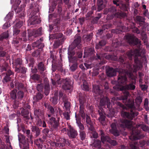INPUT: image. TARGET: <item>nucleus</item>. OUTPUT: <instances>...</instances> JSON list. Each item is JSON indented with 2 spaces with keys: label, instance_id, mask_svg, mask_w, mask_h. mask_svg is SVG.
Wrapping results in <instances>:
<instances>
[{
  "label": "nucleus",
  "instance_id": "obj_1",
  "mask_svg": "<svg viewBox=\"0 0 149 149\" xmlns=\"http://www.w3.org/2000/svg\"><path fill=\"white\" fill-rule=\"evenodd\" d=\"M127 42L131 46L137 45L139 46L138 49H130L127 51L126 55L130 61L125 60L124 57L120 56L119 61L122 64L123 69H121L120 73H119L118 77V82L119 84L125 85L127 83V75L132 79L133 72H136L139 70L142 66L144 60L146 58L144 51L140 49L141 42L137 38L128 35L125 36Z\"/></svg>",
  "mask_w": 149,
  "mask_h": 149
},
{
  "label": "nucleus",
  "instance_id": "obj_2",
  "mask_svg": "<svg viewBox=\"0 0 149 149\" xmlns=\"http://www.w3.org/2000/svg\"><path fill=\"white\" fill-rule=\"evenodd\" d=\"M94 47H87L85 48L84 50V57L91 56V58L93 60H100V62L99 64L100 65L103 64L104 63L103 61L104 58L109 59L111 58V55L107 54L106 53L100 52H98L96 54V56H94L95 53Z\"/></svg>",
  "mask_w": 149,
  "mask_h": 149
},
{
  "label": "nucleus",
  "instance_id": "obj_3",
  "mask_svg": "<svg viewBox=\"0 0 149 149\" xmlns=\"http://www.w3.org/2000/svg\"><path fill=\"white\" fill-rule=\"evenodd\" d=\"M126 105L128 107L131 109L130 113L125 111V110H127V109H122L121 111L120 112L121 115L124 118L132 120L135 116H137L138 114V112L135 113L132 110L133 109H135L134 102L129 99L126 104Z\"/></svg>",
  "mask_w": 149,
  "mask_h": 149
},
{
  "label": "nucleus",
  "instance_id": "obj_4",
  "mask_svg": "<svg viewBox=\"0 0 149 149\" xmlns=\"http://www.w3.org/2000/svg\"><path fill=\"white\" fill-rule=\"evenodd\" d=\"M3 72L2 75L4 76L3 80V82L4 83H6L10 81L11 80L10 76L13 74V72L9 68L8 64L6 63H4L2 66L0 65V72Z\"/></svg>",
  "mask_w": 149,
  "mask_h": 149
},
{
  "label": "nucleus",
  "instance_id": "obj_5",
  "mask_svg": "<svg viewBox=\"0 0 149 149\" xmlns=\"http://www.w3.org/2000/svg\"><path fill=\"white\" fill-rule=\"evenodd\" d=\"M72 79L69 78L65 79H62L60 81L58 79L56 82L55 81L52 79V83L54 86L61 84L62 85L63 88L65 90H69L72 87Z\"/></svg>",
  "mask_w": 149,
  "mask_h": 149
},
{
  "label": "nucleus",
  "instance_id": "obj_6",
  "mask_svg": "<svg viewBox=\"0 0 149 149\" xmlns=\"http://www.w3.org/2000/svg\"><path fill=\"white\" fill-rule=\"evenodd\" d=\"M102 106H104L105 108H107L109 111H111L112 106L110 100L107 97H103L102 98H101L100 105L98 106L99 109L98 110V112L99 114L105 113L102 107Z\"/></svg>",
  "mask_w": 149,
  "mask_h": 149
},
{
  "label": "nucleus",
  "instance_id": "obj_7",
  "mask_svg": "<svg viewBox=\"0 0 149 149\" xmlns=\"http://www.w3.org/2000/svg\"><path fill=\"white\" fill-rule=\"evenodd\" d=\"M81 38L79 35H76L74 37V39L73 44L76 48H77L79 50L77 54L78 58H81L82 57V53L81 49L82 45L81 44Z\"/></svg>",
  "mask_w": 149,
  "mask_h": 149
},
{
  "label": "nucleus",
  "instance_id": "obj_8",
  "mask_svg": "<svg viewBox=\"0 0 149 149\" xmlns=\"http://www.w3.org/2000/svg\"><path fill=\"white\" fill-rule=\"evenodd\" d=\"M135 88V86L133 84V83L125 84V85L121 86L120 88V90L125 91L124 92V96L123 97V100H126L127 99L128 96L129 95V93L127 91L134 90Z\"/></svg>",
  "mask_w": 149,
  "mask_h": 149
},
{
  "label": "nucleus",
  "instance_id": "obj_9",
  "mask_svg": "<svg viewBox=\"0 0 149 149\" xmlns=\"http://www.w3.org/2000/svg\"><path fill=\"white\" fill-rule=\"evenodd\" d=\"M50 144L52 146L61 148L65 147L66 145L69 146L70 143L68 140L64 138H60L57 142L52 141Z\"/></svg>",
  "mask_w": 149,
  "mask_h": 149
},
{
  "label": "nucleus",
  "instance_id": "obj_10",
  "mask_svg": "<svg viewBox=\"0 0 149 149\" xmlns=\"http://www.w3.org/2000/svg\"><path fill=\"white\" fill-rule=\"evenodd\" d=\"M59 118L56 119L55 118L52 117L50 118L48 122V123L52 131H56L60 125L59 123Z\"/></svg>",
  "mask_w": 149,
  "mask_h": 149
},
{
  "label": "nucleus",
  "instance_id": "obj_11",
  "mask_svg": "<svg viewBox=\"0 0 149 149\" xmlns=\"http://www.w3.org/2000/svg\"><path fill=\"white\" fill-rule=\"evenodd\" d=\"M42 34V28L40 27L37 29H34L29 31V40H31L33 39V38L40 36Z\"/></svg>",
  "mask_w": 149,
  "mask_h": 149
},
{
  "label": "nucleus",
  "instance_id": "obj_12",
  "mask_svg": "<svg viewBox=\"0 0 149 149\" xmlns=\"http://www.w3.org/2000/svg\"><path fill=\"white\" fill-rule=\"evenodd\" d=\"M120 69L118 68L114 69L109 66H106V73L108 77H111L116 76V72L120 73Z\"/></svg>",
  "mask_w": 149,
  "mask_h": 149
},
{
  "label": "nucleus",
  "instance_id": "obj_13",
  "mask_svg": "<svg viewBox=\"0 0 149 149\" xmlns=\"http://www.w3.org/2000/svg\"><path fill=\"white\" fill-rule=\"evenodd\" d=\"M75 52L73 49H71L69 48L68 50V57L69 62L73 63H77L78 62V58L76 56H74Z\"/></svg>",
  "mask_w": 149,
  "mask_h": 149
},
{
  "label": "nucleus",
  "instance_id": "obj_14",
  "mask_svg": "<svg viewBox=\"0 0 149 149\" xmlns=\"http://www.w3.org/2000/svg\"><path fill=\"white\" fill-rule=\"evenodd\" d=\"M52 69L53 72H55L56 70L64 74H65V70L63 67V64L61 61H58L57 62L52 65Z\"/></svg>",
  "mask_w": 149,
  "mask_h": 149
},
{
  "label": "nucleus",
  "instance_id": "obj_15",
  "mask_svg": "<svg viewBox=\"0 0 149 149\" xmlns=\"http://www.w3.org/2000/svg\"><path fill=\"white\" fill-rule=\"evenodd\" d=\"M19 141L23 145V149H29V139L24 136L22 135L21 138L18 137Z\"/></svg>",
  "mask_w": 149,
  "mask_h": 149
},
{
  "label": "nucleus",
  "instance_id": "obj_16",
  "mask_svg": "<svg viewBox=\"0 0 149 149\" xmlns=\"http://www.w3.org/2000/svg\"><path fill=\"white\" fill-rule=\"evenodd\" d=\"M132 122L127 119H122L120 123V125L122 128H129L132 125Z\"/></svg>",
  "mask_w": 149,
  "mask_h": 149
},
{
  "label": "nucleus",
  "instance_id": "obj_17",
  "mask_svg": "<svg viewBox=\"0 0 149 149\" xmlns=\"http://www.w3.org/2000/svg\"><path fill=\"white\" fill-rule=\"evenodd\" d=\"M29 113V111L26 109L22 108L21 111V115L24 118V120L27 124H28L29 123H30V122H29V120L30 119Z\"/></svg>",
  "mask_w": 149,
  "mask_h": 149
},
{
  "label": "nucleus",
  "instance_id": "obj_18",
  "mask_svg": "<svg viewBox=\"0 0 149 149\" xmlns=\"http://www.w3.org/2000/svg\"><path fill=\"white\" fill-rule=\"evenodd\" d=\"M43 41V37H41L38 40L32 44V46L33 47H37L39 49H42L45 46L44 43L42 42Z\"/></svg>",
  "mask_w": 149,
  "mask_h": 149
},
{
  "label": "nucleus",
  "instance_id": "obj_19",
  "mask_svg": "<svg viewBox=\"0 0 149 149\" xmlns=\"http://www.w3.org/2000/svg\"><path fill=\"white\" fill-rule=\"evenodd\" d=\"M37 68L38 71L40 74H42L46 69V66L43 61L38 62L36 63Z\"/></svg>",
  "mask_w": 149,
  "mask_h": 149
},
{
  "label": "nucleus",
  "instance_id": "obj_20",
  "mask_svg": "<svg viewBox=\"0 0 149 149\" xmlns=\"http://www.w3.org/2000/svg\"><path fill=\"white\" fill-rule=\"evenodd\" d=\"M68 134L69 137L71 138H74L78 135L77 131L71 126L69 127Z\"/></svg>",
  "mask_w": 149,
  "mask_h": 149
},
{
  "label": "nucleus",
  "instance_id": "obj_21",
  "mask_svg": "<svg viewBox=\"0 0 149 149\" xmlns=\"http://www.w3.org/2000/svg\"><path fill=\"white\" fill-rule=\"evenodd\" d=\"M93 92L94 93V95L95 96L99 95L101 97V95L102 93V91L101 90L98 85H93Z\"/></svg>",
  "mask_w": 149,
  "mask_h": 149
},
{
  "label": "nucleus",
  "instance_id": "obj_22",
  "mask_svg": "<svg viewBox=\"0 0 149 149\" xmlns=\"http://www.w3.org/2000/svg\"><path fill=\"white\" fill-rule=\"evenodd\" d=\"M75 117L76 118L77 123L79 129V132L84 131V126L83 124L81 123L79 118L78 117V116L77 115L76 112L75 113Z\"/></svg>",
  "mask_w": 149,
  "mask_h": 149
},
{
  "label": "nucleus",
  "instance_id": "obj_23",
  "mask_svg": "<svg viewBox=\"0 0 149 149\" xmlns=\"http://www.w3.org/2000/svg\"><path fill=\"white\" fill-rule=\"evenodd\" d=\"M31 130L32 132L35 133V135L36 137H37L40 135L41 130L38 127L36 126H32Z\"/></svg>",
  "mask_w": 149,
  "mask_h": 149
},
{
  "label": "nucleus",
  "instance_id": "obj_24",
  "mask_svg": "<svg viewBox=\"0 0 149 149\" xmlns=\"http://www.w3.org/2000/svg\"><path fill=\"white\" fill-rule=\"evenodd\" d=\"M29 23L30 25H34L40 23V20L39 19V18H30L29 20Z\"/></svg>",
  "mask_w": 149,
  "mask_h": 149
},
{
  "label": "nucleus",
  "instance_id": "obj_25",
  "mask_svg": "<svg viewBox=\"0 0 149 149\" xmlns=\"http://www.w3.org/2000/svg\"><path fill=\"white\" fill-rule=\"evenodd\" d=\"M63 36V34L61 33H56L50 35V39H58L62 38Z\"/></svg>",
  "mask_w": 149,
  "mask_h": 149
},
{
  "label": "nucleus",
  "instance_id": "obj_26",
  "mask_svg": "<svg viewBox=\"0 0 149 149\" xmlns=\"http://www.w3.org/2000/svg\"><path fill=\"white\" fill-rule=\"evenodd\" d=\"M27 69L23 66L16 67L15 68V71L17 72H19L23 74H25Z\"/></svg>",
  "mask_w": 149,
  "mask_h": 149
},
{
  "label": "nucleus",
  "instance_id": "obj_27",
  "mask_svg": "<svg viewBox=\"0 0 149 149\" xmlns=\"http://www.w3.org/2000/svg\"><path fill=\"white\" fill-rule=\"evenodd\" d=\"M26 61L27 63L29 62L28 65L29 67L33 68V66L34 64L35 63V60L34 58L31 57H30L29 56H27L26 58Z\"/></svg>",
  "mask_w": 149,
  "mask_h": 149
},
{
  "label": "nucleus",
  "instance_id": "obj_28",
  "mask_svg": "<svg viewBox=\"0 0 149 149\" xmlns=\"http://www.w3.org/2000/svg\"><path fill=\"white\" fill-rule=\"evenodd\" d=\"M97 11H100L103 9L105 7L103 0H97Z\"/></svg>",
  "mask_w": 149,
  "mask_h": 149
},
{
  "label": "nucleus",
  "instance_id": "obj_29",
  "mask_svg": "<svg viewBox=\"0 0 149 149\" xmlns=\"http://www.w3.org/2000/svg\"><path fill=\"white\" fill-rule=\"evenodd\" d=\"M100 115V117L98 118L99 121L103 125L105 124V120L106 118L105 116L106 114L105 113H100L99 114Z\"/></svg>",
  "mask_w": 149,
  "mask_h": 149
},
{
  "label": "nucleus",
  "instance_id": "obj_30",
  "mask_svg": "<svg viewBox=\"0 0 149 149\" xmlns=\"http://www.w3.org/2000/svg\"><path fill=\"white\" fill-rule=\"evenodd\" d=\"M39 11H37L36 10H33L29 15V18H39Z\"/></svg>",
  "mask_w": 149,
  "mask_h": 149
},
{
  "label": "nucleus",
  "instance_id": "obj_31",
  "mask_svg": "<svg viewBox=\"0 0 149 149\" xmlns=\"http://www.w3.org/2000/svg\"><path fill=\"white\" fill-rule=\"evenodd\" d=\"M9 36L8 31L3 33L0 35V41H2L4 39H7Z\"/></svg>",
  "mask_w": 149,
  "mask_h": 149
},
{
  "label": "nucleus",
  "instance_id": "obj_32",
  "mask_svg": "<svg viewBox=\"0 0 149 149\" xmlns=\"http://www.w3.org/2000/svg\"><path fill=\"white\" fill-rule=\"evenodd\" d=\"M60 23V20H58L56 25L54 26V29L53 31L54 33H58V32L61 31Z\"/></svg>",
  "mask_w": 149,
  "mask_h": 149
},
{
  "label": "nucleus",
  "instance_id": "obj_33",
  "mask_svg": "<svg viewBox=\"0 0 149 149\" xmlns=\"http://www.w3.org/2000/svg\"><path fill=\"white\" fill-rule=\"evenodd\" d=\"M44 93L46 95H49L50 91V85L49 83L47 82L44 86Z\"/></svg>",
  "mask_w": 149,
  "mask_h": 149
},
{
  "label": "nucleus",
  "instance_id": "obj_34",
  "mask_svg": "<svg viewBox=\"0 0 149 149\" xmlns=\"http://www.w3.org/2000/svg\"><path fill=\"white\" fill-rule=\"evenodd\" d=\"M22 61L21 58H18L15 59L13 62V65L15 66V68L17 67L18 65H22Z\"/></svg>",
  "mask_w": 149,
  "mask_h": 149
},
{
  "label": "nucleus",
  "instance_id": "obj_35",
  "mask_svg": "<svg viewBox=\"0 0 149 149\" xmlns=\"http://www.w3.org/2000/svg\"><path fill=\"white\" fill-rule=\"evenodd\" d=\"M106 43V41L104 40H102L100 41L99 43L96 44L95 48L96 49H99L101 48L102 46L105 45Z\"/></svg>",
  "mask_w": 149,
  "mask_h": 149
},
{
  "label": "nucleus",
  "instance_id": "obj_36",
  "mask_svg": "<svg viewBox=\"0 0 149 149\" xmlns=\"http://www.w3.org/2000/svg\"><path fill=\"white\" fill-rule=\"evenodd\" d=\"M33 103L34 109H39L41 106L42 103L40 101L33 100Z\"/></svg>",
  "mask_w": 149,
  "mask_h": 149
},
{
  "label": "nucleus",
  "instance_id": "obj_37",
  "mask_svg": "<svg viewBox=\"0 0 149 149\" xmlns=\"http://www.w3.org/2000/svg\"><path fill=\"white\" fill-rule=\"evenodd\" d=\"M43 114V111L39 109H34V114L38 118L40 116H42Z\"/></svg>",
  "mask_w": 149,
  "mask_h": 149
},
{
  "label": "nucleus",
  "instance_id": "obj_38",
  "mask_svg": "<svg viewBox=\"0 0 149 149\" xmlns=\"http://www.w3.org/2000/svg\"><path fill=\"white\" fill-rule=\"evenodd\" d=\"M43 97V94L40 92L37 93L36 95H35L33 97V100L40 101L42 99Z\"/></svg>",
  "mask_w": 149,
  "mask_h": 149
},
{
  "label": "nucleus",
  "instance_id": "obj_39",
  "mask_svg": "<svg viewBox=\"0 0 149 149\" xmlns=\"http://www.w3.org/2000/svg\"><path fill=\"white\" fill-rule=\"evenodd\" d=\"M124 27L123 26H120L117 27L116 29H113L111 30L112 33H119L120 32H122L123 31Z\"/></svg>",
  "mask_w": 149,
  "mask_h": 149
},
{
  "label": "nucleus",
  "instance_id": "obj_40",
  "mask_svg": "<svg viewBox=\"0 0 149 149\" xmlns=\"http://www.w3.org/2000/svg\"><path fill=\"white\" fill-rule=\"evenodd\" d=\"M37 125L40 127H46V124L44 120H42L40 119H38L36 123Z\"/></svg>",
  "mask_w": 149,
  "mask_h": 149
},
{
  "label": "nucleus",
  "instance_id": "obj_41",
  "mask_svg": "<svg viewBox=\"0 0 149 149\" xmlns=\"http://www.w3.org/2000/svg\"><path fill=\"white\" fill-rule=\"evenodd\" d=\"M80 106H84V104L86 102V99L84 96L79 95V97Z\"/></svg>",
  "mask_w": 149,
  "mask_h": 149
},
{
  "label": "nucleus",
  "instance_id": "obj_42",
  "mask_svg": "<svg viewBox=\"0 0 149 149\" xmlns=\"http://www.w3.org/2000/svg\"><path fill=\"white\" fill-rule=\"evenodd\" d=\"M30 9H33L36 11H39V5L36 3H33L31 4L30 7Z\"/></svg>",
  "mask_w": 149,
  "mask_h": 149
},
{
  "label": "nucleus",
  "instance_id": "obj_43",
  "mask_svg": "<svg viewBox=\"0 0 149 149\" xmlns=\"http://www.w3.org/2000/svg\"><path fill=\"white\" fill-rule=\"evenodd\" d=\"M21 0H15V3L13 6L14 7V10H15V12H18V11H17L18 9V6H19L21 2Z\"/></svg>",
  "mask_w": 149,
  "mask_h": 149
},
{
  "label": "nucleus",
  "instance_id": "obj_44",
  "mask_svg": "<svg viewBox=\"0 0 149 149\" xmlns=\"http://www.w3.org/2000/svg\"><path fill=\"white\" fill-rule=\"evenodd\" d=\"M116 15L118 18H125L127 17V15L125 13L122 12H118L116 13Z\"/></svg>",
  "mask_w": 149,
  "mask_h": 149
},
{
  "label": "nucleus",
  "instance_id": "obj_45",
  "mask_svg": "<svg viewBox=\"0 0 149 149\" xmlns=\"http://www.w3.org/2000/svg\"><path fill=\"white\" fill-rule=\"evenodd\" d=\"M34 142V143L37 145L38 147H40L42 148V147H40L41 146L40 143H42L43 142L41 138H40L35 140Z\"/></svg>",
  "mask_w": 149,
  "mask_h": 149
},
{
  "label": "nucleus",
  "instance_id": "obj_46",
  "mask_svg": "<svg viewBox=\"0 0 149 149\" xmlns=\"http://www.w3.org/2000/svg\"><path fill=\"white\" fill-rule=\"evenodd\" d=\"M84 106H79V114L83 119H85V113L84 111Z\"/></svg>",
  "mask_w": 149,
  "mask_h": 149
},
{
  "label": "nucleus",
  "instance_id": "obj_47",
  "mask_svg": "<svg viewBox=\"0 0 149 149\" xmlns=\"http://www.w3.org/2000/svg\"><path fill=\"white\" fill-rule=\"evenodd\" d=\"M63 101L64 102V107L65 108L66 111H70V102L64 99L63 100Z\"/></svg>",
  "mask_w": 149,
  "mask_h": 149
},
{
  "label": "nucleus",
  "instance_id": "obj_48",
  "mask_svg": "<svg viewBox=\"0 0 149 149\" xmlns=\"http://www.w3.org/2000/svg\"><path fill=\"white\" fill-rule=\"evenodd\" d=\"M40 52L41 50L37 49L32 53V55L33 57H40Z\"/></svg>",
  "mask_w": 149,
  "mask_h": 149
},
{
  "label": "nucleus",
  "instance_id": "obj_49",
  "mask_svg": "<svg viewBox=\"0 0 149 149\" xmlns=\"http://www.w3.org/2000/svg\"><path fill=\"white\" fill-rule=\"evenodd\" d=\"M31 79L34 81H39L40 78V75L37 74H34L31 76Z\"/></svg>",
  "mask_w": 149,
  "mask_h": 149
},
{
  "label": "nucleus",
  "instance_id": "obj_50",
  "mask_svg": "<svg viewBox=\"0 0 149 149\" xmlns=\"http://www.w3.org/2000/svg\"><path fill=\"white\" fill-rule=\"evenodd\" d=\"M135 19L137 22H139V23H143L144 22L146 19L142 16H137L136 17Z\"/></svg>",
  "mask_w": 149,
  "mask_h": 149
},
{
  "label": "nucleus",
  "instance_id": "obj_51",
  "mask_svg": "<svg viewBox=\"0 0 149 149\" xmlns=\"http://www.w3.org/2000/svg\"><path fill=\"white\" fill-rule=\"evenodd\" d=\"M79 132L80 139L82 141L84 140L86 136V134L85 131H79Z\"/></svg>",
  "mask_w": 149,
  "mask_h": 149
},
{
  "label": "nucleus",
  "instance_id": "obj_52",
  "mask_svg": "<svg viewBox=\"0 0 149 149\" xmlns=\"http://www.w3.org/2000/svg\"><path fill=\"white\" fill-rule=\"evenodd\" d=\"M110 139V137L109 136L105 135L102 136H101V141L103 143H104V142L105 141H107L108 142Z\"/></svg>",
  "mask_w": 149,
  "mask_h": 149
},
{
  "label": "nucleus",
  "instance_id": "obj_53",
  "mask_svg": "<svg viewBox=\"0 0 149 149\" xmlns=\"http://www.w3.org/2000/svg\"><path fill=\"white\" fill-rule=\"evenodd\" d=\"M139 24L140 26H143L142 27V30L143 31L144 30H145L146 28L149 26V24L146 22L145 21L143 23H139Z\"/></svg>",
  "mask_w": 149,
  "mask_h": 149
},
{
  "label": "nucleus",
  "instance_id": "obj_54",
  "mask_svg": "<svg viewBox=\"0 0 149 149\" xmlns=\"http://www.w3.org/2000/svg\"><path fill=\"white\" fill-rule=\"evenodd\" d=\"M93 35V33H91L89 34L84 36V40L86 41H90L92 38Z\"/></svg>",
  "mask_w": 149,
  "mask_h": 149
},
{
  "label": "nucleus",
  "instance_id": "obj_55",
  "mask_svg": "<svg viewBox=\"0 0 149 149\" xmlns=\"http://www.w3.org/2000/svg\"><path fill=\"white\" fill-rule=\"evenodd\" d=\"M94 146L96 148H100L101 147V142L100 140H95L93 143Z\"/></svg>",
  "mask_w": 149,
  "mask_h": 149
},
{
  "label": "nucleus",
  "instance_id": "obj_56",
  "mask_svg": "<svg viewBox=\"0 0 149 149\" xmlns=\"http://www.w3.org/2000/svg\"><path fill=\"white\" fill-rule=\"evenodd\" d=\"M140 126L143 131L149 132V127L148 126L143 124L140 125Z\"/></svg>",
  "mask_w": 149,
  "mask_h": 149
},
{
  "label": "nucleus",
  "instance_id": "obj_57",
  "mask_svg": "<svg viewBox=\"0 0 149 149\" xmlns=\"http://www.w3.org/2000/svg\"><path fill=\"white\" fill-rule=\"evenodd\" d=\"M10 97L13 99L16 100L17 98L16 92L15 90H13L10 93Z\"/></svg>",
  "mask_w": 149,
  "mask_h": 149
},
{
  "label": "nucleus",
  "instance_id": "obj_58",
  "mask_svg": "<svg viewBox=\"0 0 149 149\" xmlns=\"http://www.w3.org/2000/svg\"><path fill=\"white\" fill-rule=\"evenodd\" d=\"M50 101L54 105H56L58 103V98L56 97H53L51 98Z\"/></svg>",
  "mask_w": 149,
  "mask_h": 149
},
{
  "label": "nucleus",
  "instance_id": "obj_59",
  "mask_svg": "<svg viewBox=\"0 0 149 149\" xmlns=\"http://www.w3.org/2000/svg\"><path fill=\"white\" fill-rule=\"evenodd\" d=\"M99 20V18L96 17H92L90 18L91 23L93 24H97L98 23Z\"/></svg>",
  "mask_w": 149,
  "mask_h": 149
},
{
  "label": "nucleus",
  "instance_id": "obj_60",
  "mask_svg": "<svg viewBox=\"0 0 149 149\" xmlns=\"http://www.w3.org/2000/svg\"><path fill=\"white\" fill-rule=\"evenodd\" d=\"M120 9L124 11H127L128 8L127 6L125 4L120 3L119 6Z\"/></svg>",
  "mask_w": 149,
  "mask_h": 149
},
{
  "label": "nucleus",
  "instance_id": "obj_61",
  "mask_svg": "<svg viewBox=\"0 0 149 149\" xmlns=\"http://www.w3.org/2000/svg\"><path fill=\"white\" fill-rule=\"evenodd\" d=\"M62 3V1H61L59 3L58 6V14L60 15L61 14V12L62 11V8L61 4Z\"/></svg>",
  "mask_w": 149,
  "mask_h": 149
},
{
  "label": "nucleus",
  "instance_id": "obj_62",
  "mask_svg": "<svg viewBox=\"0 0 149 149\" xmlns=\"http://www.w3.org/2000/svg\"><path fill=\"white\" fill-rule=\"evenodd\" d=\"M43 88L44 85L42 84H38L37 85L36 88L38 91H42L43 90Z\"/></svg>",
  "mask_w": 149,
  "mask_h": 149
},
{
  "label": "nucleus",
  "instance_id": "obj_63",
  "mask_svg": "<svg viewBox=\"0 0 149 149\" xmlns=\"http://www.w3.org/2000/svg\"><path fill=\"white\" fill-rule=\"evenodd\" d=\"M112 26V25L111 24H103L102 26V29L104 31L106 29H107L111 27Z\"/></svg>",
  "mask_w": 149,
  "mask_h": 149
},
{
  "label": "nucleus",
  "instance_id": "obj_64",
  "mask_svg": "<svg viewBox=\"0 0 149 149\" xmlns=\"http://www.w3.org/2000/svg\"><path fill=\"white\" fill-rule=\"evenodd\" d=\"M70 111H67V112L63 113L64 118L67 120L70 119Z\"/></svg>",
  "mask_w": 149,
  "mask_h": 149
}]
</instances>
